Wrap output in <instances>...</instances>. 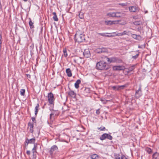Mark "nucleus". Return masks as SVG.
<instances>
[{
    "label": "nucleus",
    "instance_id": "f8f14e48",
    "mask_svg": "<svg viewBox=\"0 0 159 159\" xmlns=\"http://www.w3.org/2000/svg\"><path fill=\"white\" fill-rule=\"evenodd\" d=\"M113 69L114 70H124L125 67L123 66H114L113 67Z\"/></svg>",
    "mask_w": 159,
    "mask_h": 159
},
{
    "label": "nucleus",
    "instance_id": "393cba45",
    "mask_svg": "<svg viewBox=\"0 0 159 159\" xmlns=\"http://www.w3.org/2000/svg\"><path fill=\"white\" fill-rule=\"evenodd\" d=\"M133 37L134 39L138 40H140L141 38V37L140 35H137L135 34H133Z\"/></svg>",
    "mask_w": 159,
    "mask_h": 159
},
{
    "label": "nucleus",
    "instance_id": "6e6552de",
    "mask_svg": "<svg viewBox=\"0 0 159 159\" xmlns=\"http://www.w3.org/2000/svg\"><path fill=\"white\" fill-rule=\"evenodd\" d=\"M35 138H34L30 139L26 138L25 142V145L27 146L29 143H34L35 141Z\"/></svg>",
    "mask_w": 159,
    "mask_h": 159
},
{
    "label": "nucleus",
    "instance_id": "9b49d317",
    "mask_svg": "<svg viewBox=\"0 0 159 159\" xmlns=\"http://www.w3.org/2000/svg\"><path fill=\"white\" fill-rule=\"evenodd\" d=\"M120 20H116V21H111V20H108V21H105V24L107 25H111L113 24H117L118 23H116L117 22H119L120 21Z\"/></svg>",
    "mask_w": 159,
    "mask_h": 159
},
{
    "label": "nucleus",
    "instance_id": "ddd939ff",
    "mask_svg": "<svg viewBox=\"0 0 159 159\" xmlns=\"http://www.w3.org/2000/svg\"><path fill=\"white\" fill-rule=\"evenodd\" d=\"M57 149L58 148L57 146L54 145L52 146L51 148L50 151H49L50 154L51 155H52L53 152L55 150H57Z\"/></svg>",
    "mask_w": 159,
    "mask_h": 159
},
{
    "label": "nucleus",
    "instance_id": "4468645a",
    "mask_svg": "<svg viewBox=\"0 0 159 159\" xmlns=\"http://www.w3.org/2000/svg\"><path fill=\"white\" fill-rule=\"evenodd\" d=\"M84 56L86 57H89L90 56V53L89 49H85L83 52Z\"/></svg>",
    "mask_w": 159,
    "mask_h": 159
},
{
    "label": "nucleus",
    "instance_id": "8fccbe9b",
    "mask_svg": "<svg viewBox=\"0 0 159 159\" xmlns=\"http://www.w3.org/2000/svg\"><path fill=\"white\" fill-rule=\"evenodd\" d=\"M23 1H24L25 2H26L27 1V0H23Z\"/></svg>",
    "mask_w": 159,
    "mask_h": 159
},
{
    "label": "nucleus",
    "instance_id": "6ab92c4d",
    "mask_svg": "<svg viewBox=\"0 0 159 159\" xmlns=\"http://www.w3.org/2000/svg\"><path fill=\"white\" fill-rule=\"evenodd\" d=\"M81 81L80 80H78L75 84V86L76 89L79 87V84L80 83Z\"/></svg>",
    "mask_w": 159,
    "mask_h": 159
},
{
    "label": "nucleus",
    "instance_id": "c9c22d12",
    "mask_svg": "<svg viewBox=\"0 0 159 159\" xmlns=\"http://www.w3.org/2000/svg\"><path fill=\"white\" fill-rule=\"evenodd\" d=\"M140 22L136 21L134 22V24L135 25H140Z\"/></svg>",
    "mask_w": 159,
    "mask_h": 159
},
{
    "label": "nucleus",
    "instance_id": "4c0bfd02",
    "mask_svg": "<svg viewBox=\"0 0 159 159\" xmlns=\"http://www.w3.org/2000/svg\"><path fill=\"white\" fill-rule=\"evenodd\" d=\"M139 56V54H137L136 55H135V56H132V58H133L134 59H136V58H137Z\"/></svg>",
    "mask_w": 159,
    "mask_h": 159
},
{
    "label": "nucleus",
    "instance_id": "ea45409f",
    "mask_svg": "<svg viewBox=\"0 0 159 159\" xmlns=\"http://www.w3.org/2000/svg\"><path fill=\"white\" fill-rule=\"evenodd\" d=\"M98 34H100V35H101V36H108V35H105V33H98Z\"/></svg>",
    "mask_w": 159,
    "mask_h": 159
},
{
    "label": "nucleus",
    "instance_id": "473e14b6",
    "mask_svg": "<svg viewBox=\"0 0 159 159\" xmlns=\"http://www.w3.org/2000/svg\"><path fill=\"white\" fill-rule=\"evenodd\" d=\"M98 129L100 131H104L106 130L105 127L101 126L100 127H98Z\"/></svg>",
    "mask_w": 159,
    "mask_h": 159
},
{
    "label": "nucleus",
    "instance_id": "412c9836",
    "mask_svg": "<svg viewBox=\"0 0 159 159\" xmlns=\"http://www.w3.org/2000/svg\"><path fill=\"white\" fill-rule=\"evenodd\" d=\"M90 158L92 159H98L99 158V156L97 154H94L92 155Z\"/></svg>",
    "mask_w": 159,
    "mask_h": 159
},
{
    "label": "nucleus",
    "instance_id": "1a4fd4ad",
    "mask_svg": "<svg viewBox=\"0 0 159 159\" xmlns=\"http://www.w3.org/2000/svg\"><path fill=\"white\" fill-rule=\"evenodd\" d=\"M125 87L126 85H124L121 86H113L111 88L114 90L119 91L123 89Z\"/></svg>",
    "mask_w": 159,
    "mask_h": 159
},
{
    "label": "nucleus",
    "instance_id": "f03ea898",
    "mask_svg": "<svg viewBox=\"0 0 159 159\" xmlns=\"http://www.w3.org/2000/svg\"><path fill=\"white\" fill-rule=\"evenodd\" d=\"M113 138L112 136L109 134L105 133L102 134L100 138V139L101 140H103L106 139L110 140H111Z\"/></svg>",
    "mask_w": 159,
    "mask_h": 159
},
{
    "label": "nucleus",
    "instance_id": "2f4dec72",
    "mask_svg": "<svg viewBox=\"0 0 159 159\" xmlns=\"http://www.w3.org/2000/svg\"><path fill=\"white\" fill-rule=\"evenodd\" d=\"M63 55L62 56H64L65 57H66L67 56V52L66 50V49H64L63 50Z\"/></svg>",
    "mask_w": 159,
    "mask_h": 159
},
{
    "label": "nucleus",
    "instance_id": "de8ad7c7",
    "mask_svg": "<svg viewBox=\"0 0 159 159\" xmlns=\"http://www.w3.org/2000/svg\"><path fill=\"white\" fill-rule=\"evenodd\" d=\"M26 75H27V77H28V78H30V77L31 76H30V75H29V74H27Z\"/></svg>",
    "mask_w": 159,
    "mask_h": 159
},
{
    "label": "nucleus",
    "instance_id": "2eb2a0df",
    "mask_svg": "<svg viewBox=\"0 0 159 159\" xmlns=\"http://www.w3.org/2000/svg\"><path fill=\"white\" fill-rule=\"evenodd\" d=\"M129 11L131 12H135L138 10V8L136 7L131 6L129 7Z\"/></svg>",
    "mask_w": 159,
    "mask_h": 159
},
{
    "label": "nucleus",
    "instance_id": "09e8293b",
    "mask_svg": "<svg viewBox=\"0 0 159 159\" xmlns=\"http://www.w3.org/2000/svg\"><path fill=\"white\" fill-rule=\"evenodd\" d=\"M77 59H74V61L75 62V63H77V61H77Z\"/></svg>",
    "mask_w": 159,
    "mask_h": 159
},
{
    "label": "nucleus",
    "instance_id": "f3484780",
    "mask_svg": "<svg viewBox=\"0 0 159 159\" xmlns=\"http://www.w3.org/2000/svg\"><path fill=\"white\" fill-rule=\"evenodd\" d=\"M28 128H29L30 130L31 133H33V128L34 127V124L33 123L29 122L28 124Z\"/></svg>",
    "mask_w": 159,
    "mask_h": 159
},
{
    "label": "nucleus",
    "instance_id": "49530a36",
    "mask_svg": "<svg viewBox=\"0 0 159 159\" xmlns=\"http://www.w3.org/2000/svg\"><path fill=\"white\" fill-rule=\"evenodd\" d=\"M126 24V23L125 21L124 22L120 24L121 25H125Z\"/></svg>",
    "mask_w": 159,
    "mask_h": 159
},
{
    "label": "nucleus",
    "instance_id": "9d476101",
    "mask_svg": "<svg viewBox=\"0 0 159 159\" xmlns=\"http://www.w3.org/2000/svg\"><path fill=\"white\" fill-rule=\"evenodd\" d=\"M116 17L121 18L125 16V14L124 12H116Z\"/></svg>",
    "mask_w": 159,
    "mask_h": 159
},
{
    "label": "nucleus",
    "instance_id": "a211bd4d",
    "mask_svg": "<svg viewBox=\"0 0 159 159\" xmlns=\"http://www.w3.org/2000/svg\"><path fill=\"white\" fill-rule=\"evenodd\" d=\"M152 157L153 159H159V154L156 152L153 154Z\"/></svg>",
    "mask_w": 159,
    "mask_h": 159
},
{
    "label": "nucleus",
    "instance_id": "5701e85b",
    "mask_svg": "<svg viewBox=\"0 0 159 159\" xmlns=\"http://www.w3.org/2000/svg\"><path fill=\"white\" fill-rule=\"evenodd\" d=\"M52 15H53V19L55 21H58V19L57 17V16L56 15V13L55 12H53L52 13Z\"/></svg>",
    "mask_w": 159,
    "mask_h": 159
},
{
    "label": "nucleus",
    "instance_id": "dca6fc26",
    "mask_svg": "<svg viewBox=\"0 0 159 159\" xmlns=\"http://www.w3.org/2000/svg\"><path fill=\"white\" fill-rule=\"evenodd\" d=\"M116 12H110L107 14L106 16L110 17H116Z\"/></svg>",
    "mask_w": 159,
    "mask_h": 159
},
{
    "label": "nucleus",
    "instance_id": "c85d7f7f",
    "mask_svg": "<svg viewBox=\"0 0 159 159\" xmlns=\"http://www.w3.org/2000/svg\"><path fill=\"white\" fill-rule=\"evenodd\" d=\"M135 68L134 66H133L130 67H129V70L128 71V72H130L131 71H133Z\"/></svg>",
    "mask_w": 159,
    "mask_h": 159
},
{
    "label": "nucleus",
    "instance_id": "c03bdc74",
    "mask_svg": "<svg viewBox=\"0 0 159 159\" xmlns=\"http://www.w3.org/2000/svg\"><path fill=\"white\" fill-rule=\"evenodd\" d=\"M116 36H122V34L121 33H118L116 34Z\"/></svg>",
    "mask_w": 159,
    "mask_h": 159
},
{
    "label": "nucleus",
    "instance_id": "4be33fe9",
    "mask_svg": "<svg viewBox=\"0 0 159 159\" xmlns=\"http://www.w3.org/2000/svg\"><path fill=\"white\" fill-rule=\"evenodd\" d=\"M68 94L69 95L73 98L75 97L76 96L75 93L72 91H70L68 93Z\"/></svg>",
    "mask_w": 159,
    "mask_h": 159
},
{
    "label": "nucleus",
    "instance_id": "7ed1b4c3",
    "mask_svg": "<svg viewBox=\"0 0 159 159\" xmlns=\"http://www.w3.org/2000/svg\"><path fill=\"white\" fill-rule=\"evenodd\" d=\"M142 95L141 86V85H139L138 89L136 90L135 96L136 98H138L141 96Z\"/></svg>",
    "mask_w": 159,
    "mask_h": 159
},
{
    "label": "nucleus",
    "instance_id": "b1692460",
    "mask_svg": "<svg viewBox=\"0 0 159 159\" xmlns=\"http://www.w3.org/2000/svg\"><path fill=\"white\" fill-rule=\"evenodd\" d=\"M81 34H84L83 33V32L80 30H78L77 31L75 35V37L81 35Z\"/></svg>",
    "mask_w": 159,
    "mask_h": 159
},
{
    "label": "nucleus",
    "instance_id": "cd10ccee",
    "mask_svg": "<svg viewBox=\"0 0 159 159\" xmlns=\"http://www.w3.org/2000/svg\"><path fill=\"white\" fill-rule=\"evenodd\" d=\"M145 150L149 154H151L152 152V149L148 147H147L146 148Z\"/></svg>",
    "mask_w": 159,
    "mask_h": 159
},
{
    "label": "nucleus",
    "instance_id": "20e7f679",
    "mask_svg": "<svg viewBox=\"0 0 159 159\" xmlns=\"http://www.w3.org/2000/svg\"><path fill=\"white\" fill-rule=\"evenodd\" d=\"M48 98L49 103L50 104H52L54 102V98L53 95L52 93L51 92L48 93Z\"/></svg>",
    "mask_w": 159,
    "mask_h": 159
},
{
    "label": "nucleus",
    "instance_id": "c756f323",
    "mask_svg": "<svg viewBox=\"0 0 159 159\" xmlns=\"http://www.w3.org/2000/svg\"><path fill=\"white\" fill-rule=\"evenodd\" d=\"M25 93V90L24 89H21L20 90V94L21 96H24Z\"/></svg>",
    "mask_w": 159,
    "mask_h": 159
},
{
    "label": "nucleus",
    "instance_id": "a878e982",
    "mask_svg": "<svg viewBox=\"0 0 159 159\" xmlns=\"http://www.w3.org/2000/svg\"><path fill=\"white\" fill-rule=\"evenodd\" d=\"M39 107V105L38 103L35 107V116H36L38 113Z\"/></svg>",
    "mask_w": 159,
    "mask_h": 159
},
{
    "label": "nucleus",
    "instance_id": "37998d69",
    "mask_svg": "<svg viewBox=\"0 0 159 159\" xmlns=\"http://www.w3.org/2000/svg\"><path fill=\"white\" fill-rule=\"evenodd\" d=\"M32 120L33 121V122H35V123L36 122L35 119V118L34 117H32Z\"/></svg>",
    "mask_w": 159,
    "mask_h": 159
},
{
    "label": "nucleus",
    "instance_id": "aec40b11",
    "mask_svg": "<svg viewBox=\"0 0 159 159\" xmlns=\"http://www.w3.org/2000/svg\"><path fill=\"white\" fill-rule=\"evenodd\" d=\"M66 72L67 74V75L68 76L71 77L72 76V73L70 69L68 68L66 69Z\"/></svg>",
    "mask_w": 159,
    "mask_h": 159
},
{
    "label": "nucleus",
    "instance_id": "e433bc0d",
    "mask_svg": "<svg viewBox=\"0 0 159 159\" xmlns=\"http://www.w3.org/2000/svg\"><path fill=\"white\" fill-rule=\"evenodd\" d=\"M54 115L53 113H51L50 115V120L51 121H53V119L52 118V116Z\"/></svg>",
    "mask_w": 159,
    "mask_h": 159
},
{
    "label": "nucleus",
    "instance_id": "39448f33",
    "mask_svg": "<svg viewBox=\"0 0 159 159\" xmlns=\"http://www.w3.org/2000/svg\"><path fill=\"white\" fill-rule=\"evenodd\" d=\"M104 59L109 63L117 62L118 61V58L116 57H113L111 58H109L107 57H104Z\"/></svg>",
    "mask_w": 159,
    "mask_h": 159
},
{
    "label": "nucleus",
    "instance_id": "0eeeda50",
    "mask_svg": "<svg viewBox=\"0 0 159 159\" xmlns=\"http://www.w3.org/2000/svg\"><path fill=\"white\" fill-rule=\"evenodd\" d=\"M90 90L89 88L83 87L81 90V92L84 95H86L90 92Z\"/></svg>",
    "mask_w": 159,
    "mask_h": 159
},
{
    "label": "nucleus",
    "instance_id": "423d86ee",
    "mask_svg": "<svg viewBox=\"0 0 159 159\" xmlns=\"http://www.w3.org/2000/svg\"><path fill=\"white\" fill-rule=\"evenodd\" d=\"M76 41L79 43H81L85 40V37L84 34H81V35L75 37Z\"/></svg>",
    "mask_w": 159,
    "mask_h": 159
},
{
    "label": "nucleus",
    "instance_id": "72a5a7b5",
    "mask_svg": "<svg viewBox=\"0 0 159 159\" xmlns=\"http://www.w3.org/2000/svg\"><path fill=\"white\" fill-rule=\"evenodd\" d=\"M115 159H121V156L119 154L115 155Z\"/></svg>",
    "mask_w": 159,
    "mask_h": 159
},
{
    "label": "nucleus",
    "instance_id": "58836bf2",
    "mask_svg": "<svg viewBox=\"0 0 159 159\" xmlns=\"http://www.w3.org/2000/svg\"><path fill=\"white\" fill-rule=\"evenodd\" d=\"M128 32L126 31H124L123 32L121 33L122 35L127 34H128Z\"/></svg>",
    "mask_w": 159,
    "mask_h": 159
},
{
    "label": "nucleus",
    "instance_id": "79ce46f5",
    "mask_svg": "<svg viewBox=\"0 0 159 159\" xmlns=\"http://www.w3.org/2000/svg\"><path fill=\"white\" fill-rule=\"evenodd\" d=\"M79 16L80 18L82 19L83 18V16L82 14H81V13H80L79 14Z\"/></svg>",
    "mask_w": 159,
    "mask_h": 159
},
{
    "label": "nucleus",
    "instance_id": "bb28decb",
    "mask_svg": "<svg viewBox=\"0 0 159 159\" xmlns=\"http://www.w3.org/2000/svg\"><path fill=\"white\" fill-rule=\"evenodd\" d=\"M30 20L29 22V25H30V27L31 29H32L34 28V25H33V23L31 19L29 18Z\"/></svg>",
    "mask_w": 159,
    "mask_h": 159
},
{
    "label": "nucleus",
    "instance_id": "f704fd0d",
    "mask_svg": "<svg viewBox=\"0 0 159 159\" xmlns=\"http://www.w3.org/2000/svg\"><path fill=\"white\" fill-rule=\"evenodd\" d=\"M119 5H121V6H122V7L126 6H127V5H128V3L127 2H126V3H119Z\"/></svg>",
    "mask_w": 159,
    "mask_h": 159
},
{
    "label": "nucleus",
    "instance_id": "f257e3e1",
    "mask_svg": "<svg viewBox=\"0 0 159 159\" xmlns=\"http://www.w3.org/2000/svg\"><path fill=\"white\" fill-rule=\"evenodd\" d=\"M96 67L97 69L99 70H107L110 66L109 65L104 61H101L96 64Z\"/></svg>",
    "mask_w": 159,
    "mask_h": 159
},
{
    "label": "nucleus",
    "instance_id": "7c9ffc66",
    "mask_svg": "<svg viewBox=\"0 0 159 159\" xmlns=\"http://www.w3.org/2000/svg\"><path fill=\"white\" fill-rule=\"evenodd\" d=\"M37 146L36 145V144H34V147L32 149V151L33 153L34 154L35 152H36V149L37 148Z\"/></svg>",
    "mask_w": 159,
    "mask_h": 159
},
{
    "label": "nucleus",
    "instance_id": "a19ab883",
    "mask_svg": "<svg viewBox=\"0 0 159 159\" xmlns=\"http://www.w3.org/2000/svg\"><path fill=\"white\" fill-rule=\"evenodd\" d=\"M100 113V111H99V109H98L96 110V114L97 115H99Z\"/></svg>",
    "mask_w": 159,
    "mask_h": 159
},
{
    "label": "nucleus",
    "instance_id": "a18cd8bd",
    "mask_svg": "<svg viewBox=\"0 0 159 159\" xmlns=\"http://www.w3.org/2000/svg\"><path fill=\"white\" fill-rule=\"evenodd\" d=\"M26 153L28 155H30V151H29V150H27V151H26Z\"/></svg>",
    "mask_w": 159,
    "mask_h": 159
}]
</instances>
